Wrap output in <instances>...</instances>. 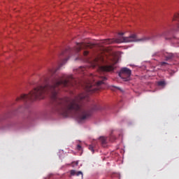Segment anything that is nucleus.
Here are the masks:
<instances>
[{
  "instance_id": "f257e3e1",
  "label": "nucleus",
  "mask_w": 179,
  "mask_h": 179,
  "mask_svg": "<svg viewBox=\"0 0 179 179\" xmlns=\"http://www.w3.org/2000/svg\"><path fill=\"white\" fill-rule=\"evenodd\" d=\"M57 71L58 69H49L43 78L42 85L34 89L29 94H22L16 99V101H33L34 100L44 99L46 94H49L53 103V111L55 113H57L63 117H76L80 122L87 120L92 115V111L101 110V106L99 104L94 105L91 109L83 105V100L87 101L89 99V94L87 93L80 94L74 99H61L58 94L61 87L76 86L78 83L73 76L65 74L59 76L55 74Z\"/></svg>"
},
{
  "instance_id": "f03ea898",
  "label": "nucleus",
  "mask_w": 179,
  "mask_h": 179,
  "mask_svg": "<svg viewBox=\"0 0 179 179\" xmlns=\"http://www.w3.org/2000/svg\"><path fill=\"white\" fill-rule=\"evenodd\" d=\"M167 34L166 32H161V33H157L155 35H154L152 37H143V38H138V36L135 34H133L129 36H124V33L120 32L119 33L120 38L119 39H117L116 41L114 39H105L102 41V44H112V43H145V41H149V40H153V38L155 37V38H160L162 37H166V35Z\"/></svg>"
},
{
  "instance_id": "7ed1b4c3",
  "label": "nucleus",
  "mask_w": 179,
  "mask_h": 179,
  "mask_svg": "<svg viewBox=\"0 0 179 179\" xmlns=\"http://www.w3.org/2000/svg\"><path fill=\"white\" fill-rule=\"evenodd\" d=\"M107 78L104 76H94L93 74H90V77L87 81L84 83V88L87 93H94L97 90L101 89V85L106 83Z\"/></svg>"
},
{
  "instance_id": "20e7f679",
  "label": "nucleus",
  "mask_w": 179,
  "mask_h": 179,
  "mask_svg": "<svg viewBox=\"0 0 179 179\" xmlns=\"http://www.w3.org/2000/svg\"><path fill=\"white\" fill-rule=\"evenodd\" d=\"M105 61L106 59L103 55L98 56L94 59L93 67L95 68V66H98V72L100 75H104L106 72L114 71V65H115V63H109L106 66H101Z\"/></svg>"
},
{
  "instance_id": "39448f33",
  "label": "nucleus",
  "mask_w": 179,
  "mask_h": 179,
  "mask_svg": "<svg viewBox=\"0 0 179 179\" xmlns=\"http://www.w3.org/2000/svg\"><path fill=\"white\" fill-rule=\"evenodd\" d=\"M92 47H94V45L92 43H77L74 48H67L64 52H62L61 55H69L71 54H73V52L78 54V52H79L81 50H85V48H92Z\"/></svg>"
},
{
  "instance_id": "423d86ee",
  "label": "nucleus",
  "mask_w": 179,
  "mask_h": 179,
  "mask_svg": "<svg viewBox=\"0 0 179 179\" xmlns=\"http://www.w3.org/2000/svg\"><path fill=\"white\" fill-rule=\"evenodd\" d=\"M131 69L127 67H124L120 70L119 73V76L120 78L123 79L124 82H128L129 80H131Z\"/></svg>"
},
{
  "instance_id": "0eeeda50",
  "label": "nucleus",
  "mask_w": 179,
  "mask_h": 179,
  "mask_svg": "<svg viewBox=\"0 0 179 179\" xmlns=\"http://www.w3.org/2000/svg\"><path fill=\"white\" fill-rule=\"evenodd\" d=\"M163 56L165 58V61H170V59H173L174 58V54L169 53L167 52H164Z\"/></svg>"
},
{
  "instance_id": "6e6552de",
  "label": "nucleus",
  "mask_w": 179,
  "mask_h": 179,
  "mask_svg": "<svg viewBox=\"0 0 179 179\" xmlns=\"http://www.w3.org/2000/svg\"><path fill=\"white\" fill-rule=\"evenodd\" d=\"M99 141L103 148H106V145H107V138L104 136H101L99 138Z\"/></svg>"
},
{
  "instance_id": "1a4fd4ad",
  "label": "nucleus",
  "mask_w": 179,
  "mask_h": 179,
  "mask_svg": "<svg viewBox=\"0 0 179 179\" xmlns=\"http://www.w3.org/2000/svg\"><path fill=\"white\" fill-rule=\"evenodd\" d=\"M71 176H82V177H83V173H82V171H76L75 170H71L70 171Z\"/></svg>"
},
{
  "instance_id": "9d476101",
  "label": "nucleus",
  "mask_w": 179,
  "mask_h": 179,
  "mask_svg": "<svg viewBox=\"0 0 179 179\" xmlns=\"http://www.w3.org/2000/svg\"><path fill=\"white\" fill-rule=\"evenodd\" d=\"M94 148H96V144L92 143L91 145H89V150H91V152H92V153H94Z\"/></svg>"
},
{
  "instance_id": "9b49d317",
  "label": "nucleus",
  "mask_w": 179,
  "mask_h": 179,
  "mask_svg": "<svg viewBox=\"0 0 179 179\" xmlns=\"http://www.w3.org/2000/svg\"><path fill=\"white\" fill-rule=\"evenodd\" d=\"M109 139L110 142H114V141H115V136L111 134H110Z\"/></svg>"
},
{
  "instance_id": "f8f14e48",
  "label": "nucleus",
  "mask_w": 179,
  "mask_h": 179,
  "mask_svg": "<svg viewBox=\"0 0 179 179\" xmlns=\"http://www.w3.org/2000/svg\"><path fill=\"white\" fill-rule=\"evenodd\" d=\"M158 86H162L164 87L166 86V82L165 81H159L157 83Z\"/></svg>"
},
{
  "instance_id": "ddd939ff",
  "label": "nucleus",
  "mask_w": 179,
  "mask_h": 179,
  "mask_svg": "<svg viewBox=\"0 0 179 179\" xmlns=\"http://www.w3.org/2000/svg\"><path fill=\"white\" fill-rule=\"evenodd\" d=\"M84 71H85V67H83V66H80V67L78 69V73H80V72H84Z\"/></svg>"
},
{
  "instance_id": "4468645a",
  "label": "nucleus",
  "mask_w": 179,
  "mask_h": 179,
  "mask_svg": "<svg viewBox=\"0 0 179 179\" xmlns=\"http://www.w3.org/2000/svg\"><path fill=\"white\" fill-rule=\"evenodd\" d=\"M68 59H69V57H68L67 59H64V60H62L61 64H60V67L62 66V65H64V64H65V62H66V61H68Z\"/></svg>"
},
{
  "instance_id": "2eb2a0df",
  "label": "nucleus",
  "mask_w": 179,
  "mask_h": 179,
  "mask_svg": "<svg viewBox=\"0 0 179 179\" xmlns=\"http://www.w3.org/2000/svg\"><path fill=\"white\" fill-rule=\"evenodd\" d=\"M160 65H161L162 66H166V65H169V63H167V62H162L160 63Z\"/></svg>"
},
{
  "instance_id": "dca6fc26",
  "label": "nucleus",
  "mask_w": 179,
  "mask_h": 179,
  "mask_svg": "<svg viewBox=\"0 0 179 179\" xmlns=\"http://www.w3.org/2000/svg\"><path fill=\"white\" fill-rule=\"evenodd\" d=\"M89 55V51L85 50V51L83 52V56L84 57H87V55Z\"/></svg>"
},
{
  "instance_id": "f3484780",
  "label": "nucleus",
  "mask_w": 179,
  "mask_h": 179,
  "mask_svg": "<svg viewBox=\"0 0 179 179\" xmlns=\"http://www.w3.org/2000/svg\"><path fill=\"white\" fill-rule=\"evenodd\" d=\"M77 150H82V145H77Z\"/></svg>"
},
{
  "instance_id": "a211bd4d",
  "label": "nucleus",
  "mask_w": 179,
  "mask_h": 179,
  "mask_svg": "<svg viewBox=\"0 0 179 179\" xmlns=\"http://www.w3.org/2000/svg\"><path fill=\"white\" fill-rule=\"evenodd\" d=\"M73 164H76V166H78L79 164V162H73Z\"/></svg>"
},
{
  "instance_id": "6ab92c4d",
  "label": "nucleus",
  "mask_w": 179,
  "mask_h": 179,
  "mask_svg": "<svg viewBox=\"0 0 179 179\" xmlns=\"http://www.w3.org/2000/svg\"><path fill=\"white\" fill-rule=\"evenodd\" d=\"M76 59H81L82 60V57H78Z\"/></svg>"
},
{
  "instance_id": "aec40b11",
  "label": "nucleus",
  "mask_w": 179,
  "mask_h": 179,
  "mask_svg": "<svg viewBox=\"0 0 179 179\" xmlns=\"http://www.w3.org/2000/svg\"><path fill=\"white\" fill-rule=\"evenodd\" d=\"M0 122H1V118H0Z\"/></svg>"
}]
</instances>
